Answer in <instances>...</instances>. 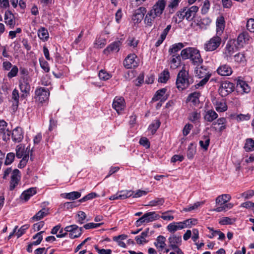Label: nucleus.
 Returning a JSON list of instances; mask_svg holds the SVG:
<instances>
[{
	"label": "nucleus",
	"instance_id": "nucleus-1",
	"mask_svg": "<svg viewBox=\"0 0 254 254\" xmlns=\"http://www.w3.org/2000/svg\"><path fill=\"white\" fill-rule=\"evenodd\" d=\"M165 5V0H159L155 3L145 17L144 22L147 26H151L155 18L161 16L164 10Z\"/></svg>",
	"mask_w": 254,
	"mask_h": 254
},
{
	"label": "nucleus",
	"instance_id": "nucleus-2",
	"mask_svg": "<svg viewBox=\"0 0 254 254\" xmlns=\"http://www.w3.org/2000/svg\"><path fill=\"white\" fill-rule=\"evenodd\" d=\"M193 82V79L189 76L188 71L182 69L178 73L176 80V85L179 89L183 90L188 88Z\"/></svg>",
	"mask_w": 254,
	"mask_h": 254
},
{
	"label": "nucleus",
	"instance_id": "nucleus-3",
	"mask_svg": "<svg viewBox=\"0 0 254 254\" xmlns=\"http://www.w3.org/2000/svg\"><path fill=\"white\" fill-rule=\"evenodd\" d=\"M194 74L195 76L198 78H202L196 85L198 87L202 86L205 84L211 75L207 68L201 64L199 66H196L194 68Z\"/></svg>",
	"mask_w": 254,
	"mask_h": 254
},
{
	"label": "nucleus",
	"instance_id": "nucleus-4",
	"mask_svg": "<svg viewBox=\"0 0 254 254\" xmlns=\"http://www.w3.org/2000/svg\"><path fill=\"white\" fill-rule=\"evenodd\" d=\"M198 10V7L197 6H192L190 8L184 7L177 12V16L179 18L180 21H181L185 18L188 21L193 20L196 13Z\"/></svg>",
	"mask_w": 254,
	"mask_h": 254
},
{
	"label": "nucleus",
	"instance_id": "nucleus-5",
	"mask_svg": "<svg viewBox=\"0 0 254 254\" xmlns=\"http://www.w3.org/2000/svg\"><path fill=\"white\" fill-rule=\"evenodd\" d=\"M221 42V37L215 35L204 43V49L207 52L214 51L220 46Z\"/></svg>",
	"mask_w": 254,
	"mask_h": 254
},
{
	"label": "nucleus",
	"instance_id": "nucleus-6",
	"mask_svg": "<svg viewBox=\"0 0 254 254\" xmlns=\"http://www.w3.org/2000/svg\"><path fill=\"white\" fill-rule=\"evenodd\" d=\"M189 222V220H185L183 222H172L167 226V229L169 232L174 233L178 230L188 227Z\"/></svg>",
	"mask_w": 254,
	"mask_h": 254
},
{
	"label": "nucleus",
	"instance_id": "nucleus-7",
	"mask_svg": "<svg viewBox=\"0 0 254 254\" xmlns=\"http://www.w3.org/2000/svg\"><path fill=\"white\" fill-rule=\"evenodd\" d=\"M234 89L235 85L233 83L226 81L221 83L219 91L222 97H225L232 92Z\"/></svg>",
	"mask_w": 254,
	"mask_h": 254
},
{
	"label": "nucleus",
	"instance_id": "nucleus-8",
	"mask_svg": "<svg viewBox=\"0 0 254 254\" xmlns=\"http://www.w3.org/2000/svg\"><path fill=\"white\" fill-rule=\"evenodd\" d=\"M64 231L69 232V236L71 239H74L80 236L82 233L83 228L78 227L76 225H71L65 227Z\"/></svg>",
	"mask_w": 254,
	"mask_h": 254
},
{
	"label": "nucleus",
	"instance_id": "nucleus-9",
	"mask_svg": "<svg viewBox=\"0 0 254 254\" xmlns=\"http://www.w3.org/2000/svg\"><path fill=\"white\" fill-rule=\"evenodd\" d=\"M19 87L20 91L22 93L21 97L25 98L27 96L30 89V85L27 77L21 78L19 81Z\"/></svg>",
	"mask_w": 254,
	"mask_h": 254
},
{
	"label": "nucleus",
	"instance_id": "nucleus-10",
	"mask_svg": "<svg viewBox=\"0 0 254 254\" xmlns=\"http://www.w3.org/2000/svg\"><path fill=\"white\" fill-rule=\"evenodd\" d=\"M35 95L36 100L40 103H43L48 99L50 92L48 89L40 87L36 89Z\"/></svg>",
	"mask_w": 254,
	"mask_h": 254
},
{
	"label": "nucleus",
	"instance_id": "nucleus-11",
	"mask_svg": "<svg viewBox=\"0 0 254 254\" xmlns=\"http://www.w3.org/2000/svg\"><path fill=\"white\" fill-rule=\"evenodd\" d=\"M7 127V123L4 120H0V135L5 141L9 140L11 135V131Z\"/></svg>",
	"mask_w": 254,
	"mask_h": 254
},
{
	"label": "nucleus",
	"instance_id": "nucleus-12",
	"mask_svg": "<svg viewBox=\"0 0 254 254\" xmlns=\"http://www.w3.org/2000/svg\"><path fill=\"white\" fill-rule=\"evenodd\" d=\"M190 57V60L194 65L199 66L203 63L199 51L195 48H193Z\"/></svg>",
	"mask_w": 254,
	"mask_h": 254
},
{
	"label": "nucleus",
	"instance_id": "nucleus-13",
	"mask_svg": "<svg viewBox=\"0 0 254 254\" xmlns=\"http://www.w3.org/2000/svg\"><path fill=\"white\" fill-rule=\"evenodd\" d=\"M21 178L20 172L19 170L15 169L12 172L10 181L9 190H13L18 184Z\"/></svg>",
	"mask_w": 254,
	"mask_h": 254
},
{
	"label": "nucleus",
	"instance_id": "nucleus-14",
	"mask_svg": "<svg viewBox=\"0 0 254 254\" xmlns=\"http://www.w3.org/2000/svg\"><path fill=\"white\" fill-rule=\"evenodd\" d=\"M236 90L239 94H244V93H249L251 91V88L246 81L238 79L237 81Z\"/></svg>",
	"mask_w": 254,
	"mask_h": 254
},
{
	"label": "nucleus",
	"instance_id": "nucleus-15",
	"mask_svg": "<svg viewBox=\"0 0 254 254\" xmlns=\"http://www.w3.org/2000/svg\"><path fill=\"white\" fill-rule=\"evenodd\" d=\"M137 58L134 54L128 55L124 61V65L126 68H132L137 66V62L135 60Z\"/></svg>",
	"mask_w": 254,
	"mask_h": 254
},
{
	"label": "nucleus",
	"instance_id": "nucleus-16",
	"mask_svg": "<svg viewBox=\"0 0 254 254\" xmlns=\"http://www.w3.org/2000/svg\"><path fill=\"white\" fill-rule=\"evenodd\" d=\"M125 105V101L123 97H116L114 99L112 106L117 112L120 114V112L124 109Z\"/></svg>",
	"mask_w": 254,
	"mask_h": 254
},
{
	"label": "nucleus",
	"instance_id": "nucleus-17",
	"mask_svg": "<svg viewBox=\"0 0 254 254\" xmlns=\"http://www.w3.org/2000/svg\"><path fill=\"white\" fill-rule=\"evenodd\" d=\"M216 35L221 37L223 33L225 27V21L223 15L218 16L216 19Z\"/></svg>",
	"mask_w": 254,
	"mask_h": 254
},
{
	"label": "nucleus",
	"instance_id": "nucleus-18",
	"mask_svg": "<svg viewBox=\"0 0 254 254\" xmlns=\"http://www.w3.org/2000/svg\"><path fill=\"white\" fill-rule=\"evenodd\" d=\"M122 44V39L116 41L110 44L104 50V53L105 54H109L110 53L118 52L120 50V48Z\"/></svg>",
	"mask_w": 254,
	"mask_h": 254
},
{
	"label": "nucleus",
	"instance_id": "nucleus-19",
	"mask_svg": "<svg viewBox=\"0 0 254 254\" xmlns=\"http://www.w3.org/2000/svg\"><path fill=\"white\" fill-rule=\"evenodd\" d=\"M133 194V191L132 190H122L111 196L109 198L110 200L125 199L131 196Z\"/></svg>",
	"mask_w": 254,
	"mask_h": 254
},
{
	"label": "nucleus",
	"instance_id": "nucleus-20",
	"mask_svg": "<svg viewBox=\"0 0 254 254\" xmlns=\"http://www.w3.org/2000/svg\"><path fill=\"white\" fill-rule=\"evenodd\" d=\"M217 72L221 76H229L233 73V70L229 64H223L218 67Z\"/></svg>",
	"mask_w": 254,
	"mask_h": 254
},
{
	"label": "nucleus",
	"instance_id": "nucleus-21",
	"mask_svg": "<svg viewBox=\"0 0 254 254\" xmlns=\"http://www.w3.org/2000/svg\"><path fill=\"white\" fill-rule=\"evenodd\" d=\"M168 241L170 244V247L172 250H175L177 248H179V246L181 245L182 237L181 236L172 235L169 238Z\"/></svg>",
	"mask_w": 254,
	"mask_h": 254
},
{
	"label": "nucleus",
	"instance_id": "nucleus-22",
	"mask_svg": "<svg viewBox=\"0 0 254 254\" xmlns=\"http://www.w3.org/2000/svg\"><path fill=\"white\" fill-rule=\"evenodd\" d=\"M15 142H19L23 138V132L21 127H17L11 133L10 137Z\"/></svg>",
	"mask_w": 254,
	"mask_h": 254
},
{
	"label": "nucleus",
	"instance_id": "nucleus-23",
	"mask_svg": "<svg viewBox=\"0 0 254 254\" xmlns=\"http://www.w3.org/2000/svg\"><path fill=\"white\" fill-rule=\"evenodd\" d=\"M166 91L167 89L166 88L157 90L152 98V101H157L160 100L161 102H164L168 98L167 95H166Z\"/></svg>",
	"mask_w": 254,
	"mask_h": 254
},
{
	"label": "nucleus",
	"instance_id": "nucleus-24",
	"mask_svg": "<svg viewBox=\"0 0 254 254\" xmlns=\"http://www.w3.org/2000/svg\"><path fill=\"white\" fill-rule=\"evenodd\" d=\"M5 23L9 25L11 28H14L15 25V17L11 11L7 10L4 14Z\"/></svg>",
	"mask_w": 254,
	"mask_h": 254
},
{
	"label": "nucleus",
	"instance_id": "nucleus-25",
	"mask_svg": "<svg viewBox=\"0 0 254 254\" xmlns=\"http://www.w3.org/2000/svg\"><path fill=\"white\" fill-rule=\"evenodd\" d=\"M19 93L17 89H15L13 90L12 93V97L10 102L12 103L11 109L13 112H15L18 107L19 102Z\"/></svg>",
	"mask_w": 254,
	"mask_h": 254
},
{
	"label": "nucleus",
	"instance_id": "nucleus-26",
	"mask_svg": "<svg viewBox=\"0 0 254 254\" xmlns=\"http://www.w3.org/2000/svg\"><path fill=\"white\" fill-rule=\"evenodd\" d=\"M170 60V66L172 69H176L179 66H180L181 59V56L179 54H173L171 55Z\"/></svg>",
	"mask_w": 254,
	"mask_h": 254
},
{
	"label": "nucleus",
	"instance_id": "nucleus-27",
	"mask_svg": "<svg viewBox=\"0 0 254 254\" xmlns=\"http://www.w3.org/2000/svg\"><path fill=\"white\" fill-rule=\"evenodd\" d=\"M142 217L145 223H149L158 219L160 218V216L155 211H152L145 213L142 216Z\"/></svg>",
	"mask_w": 254,
	"mask_h": 254
},
{
	"label": "nucleus",
	"instance_id": "nucleus-28",
	"mask_svg": "<svg viewBox=\"0 0 254 254\" xmlns=\"http://www.w3.org/2000/svg\"><path fill=\"white\" fill-rule=\"evenodd\" d=\"M250 38L249 34L247 32L241 33L238 37L237 43L239 46L243 47L245 44L248 42Z\"/></svg>",
	"mask_w": 254,
	"mask_h": 254
},
{
	"label": "nucleus",
	"instance_id": "nucleus-29",
	"mask_svg": "<svg viewBox=\"0 0 254 254\" xmlns=\"http://www.w3.org/2000/svg\"><path fill=\"white\" fill-rule=\"evenodd\" d=\"M35 188H31L24 191L21 195V198L24 199L25 201H27L31 196L36 193Z\"/></svg>",
	"mask_w": 254,
	"mask_h": 254
},
{
	"label": "nucleus",
	"instance_id": "nucleus-30",
	"mask_svg": "<svg viewBox=\"0 0 254 254\" xmlns=\"http://www.w3.org/2000/svg\"><path fill=\"white\" fill-rule=\"evenodd\" d=\"M218 118V114L212 110H209L206 112L204 116V120L208 122H212Z\"/></svg>",
	"mask_w": 254,
	"mask_h": 254
},
{
	"label": "nucleus",
	"instance_id": "nucleus-31",
	"mask_svg": "<svg viewBox=\"0 0 254 254\" xmlns=\"http://www.w3.org/2000/svg\"><path fill=\"white\" fill-rule=\"evenodd\" d=\"M231 199V196L228 194H223L219 195L216 199V203L218 205L224 204Z\"/></svg>",
	"mask_w": 254,
	"mask_h": 254
},
{
	"label": "nucleus",
	"instance_id": "nucleus-32",
	"mask_svg": "<svg viewBox=\"0 0 254 254\" xmlns=\"http://www.w3.org/2000/svg\"><path fill=\"white\" fill-rule=\"evenodd\" d=\"M201 118L200 113L197 111H193L189 114L188 119L193 123L199 122Z\"/></svg>",
	"mask_w": 254,
	"mask_h": 254
},
{
	"label": "nucleus",
	"instance_id": "nucleus-33",
	"mask_svg": "<svg viewBox=\"0 0 254 254\" xmlns=\"http://www.w3.org/2000/svg\"><path fill=\"white\" fill-rule=\"evenodd\" d=\"M49 214V209L44 208L39 211L32 218L34 220L38 221Z\"/></svg>",
	"mask_w": 254,
	"mask_h": 254
},
{
	"label": "nucleus",
	"instance_id": "nucleus-34",
	"mask_svg": "<svg viewBox=\"0 0 254 254\" xmlns=\"http://www.w3.org/2000/svg\"><path fill=\"white\" fill-rule=\"evenodd\" d=\"M29 150H25L24 147L18 145L16 147V156L18 158H23L24 156H29Z\"/></svg>",
	"mask_w": 254,
	"mask_h": 254
},
{
	"label": "nucleus",
	"instance_id": "nucleus-35",
	"mask_svg": "<svg viewBox=\"0 0 254 254\" xmlns=\"http://www.w3.org/2000/svg\"><path fill=\"white\" fill-rule=\"evenodd\" d=\"M184 47V45L182 43H178L172 45L169 49V53L170 55L178 54L177 53L181 50Z\"/></svg>",
	"mask_w": 254,
	"mask_h": 254
},
{
	"label": "nucleus",
	"instance_id": "nucleus-36",
	"mask_svg": "<svg viewBox=\"0 0 254 254\" xmlns=\"http://www.w3.org/2000/svg\"><path fill=\"white\" fill-rule=\"evenodd\" d=\"M38 35L40 39L43 41H47L49 38L48 30L44 27H41L38 31Z\"/></svg>",
	"mask_w": 254,
	"mask_h": 254
},
{
	"label": "nucleus",
	"instance_id": "nucleus-37",
	"mask_svg": "<svg viewBox=\"0 0 254 254\" xmlns=\"http://www.w3.org/2000/svg\"><path fill=\"white\" fill-rule=\"evenodd\" d=\"M200 93L198 92H194L189 95L187 100L193 103V104H196L199 102V97Z\"/></svg>",
	"mask_w": 254,
	"mask_h": 254
},
{
	"label": "nucleus",
	"instance_id": "nucleus-38",
	"mask_svg": "<svg viewBox=\"0 0 254 254\" xmlns=\"http://www.w3.org/2000/svg\"><path fill=\"white\" fill-rule=\"evenodd\" d=\"M244 148L247 152L254 150V140L252 138H248L246 140Z\"/></svg>",
	"mask_w": 254,
	"mask_h": 254
},
{
	"label": "nucleus",
	"instance_id": "nucleus-39",
	"mask_svg": "<svg viewBox=\"0 0 254 254\" xmlns=\"http://www.w3.org/2000/svg\"><path fill=\"white\" fill-rule=\"evenodd\" d=\"M193 48L189 47L183 49L181 52V57L184 60H187L190 58L191 53Z\"/></svg>",
	"mask_w": 254,
	"mask_h": 254
},
{
	"label": "nucleus",
	"instance_id": "nucleus-40",
	"mask_svg": "<svg viewBox=\"0 0 254 254\" xmlns=\"http://www.w3.org/2000/svg\"><path fill=\"white\" fill-rule=\"evenodd\" d=\"M204 203V201H198L194 203L192 205H190L187 207L184 208L182 211L188 212L197 209L199 206L203 205Z\"/></svg>",
	"mask_w": 254,
	"mask_h": 254
},
{
	"label": "nucleus",
	"instance_id": "nucleus-41",
	"mask_svg": "<svg viewBox=\"0 0 254 254\" xmlns=\"http://www.w3.org/2000/svg\"><path fill=\"white\" fill-rule=\"evenodd\" d=\"M203 140L199 141V145L205 150H207L210 143V138L208 136L204 135L202 137Z\"/></svg>",
	"mask_w": 254,
	"mask_h": 254
},
{
	"label": "nucleus",
	"instance_id": "nucleus-42",
	"mask_svg": "<svg viewBox=\"0 0 254 254\" xmlns=\"http://www.w3.org/2000/svg\"><path fill=\"white\" fill-rule=\"evenodd\" d=\"M161 123L158 120H155L148 127L149 130L151 131L152 134H154L159 127Z\"/></svg>",
	"mask_w": 254,
	"mask_h": 254
},
{
	"label": "nucleus",
	"instance_id": "nucleus-43",
	"mask_svg": "<svg viewBox=\"0 0 254 254\" xmlns=\"http://www.w3.org/2000/svg\"><path fill=\"white\" fill-rule=\"evenodd\" d=\"M65 198L68 199H75L81 196V193L78 191H72L65 194Z\"/></svg>",
	"mask_w": 254,
	"mask_h": 254
},
{
	"label": "nucleus",
	"instance_id": "nucleus-44",
	"mask_svg": "<svg viewBox=\"0 0 254 254\" xmlns=\"http://www.w3.org/2000/svg\"><path fill=\"white\" fill-rule=\"evenodd\" d=\"M170 77L169 72L167 70H164L159 76V81L161 83H165Z\"/></svg>",
	"mask_w": 254,
	"mask_h": 254
},
{
	"label": "nucleus",
	"instance_id": "nucleus-45",
	"mask_svg": "<svg viewBox=\"0 0 254 254\" xmlns=\"http://www.w3.org/2000/svg\"><path fill=\"white\" fill-rule=\"evenodd\" d=\"M164 201H165L163 198H156L150 201L148 205L151 206L162 205L164 203Z\"/></svg>",
	"mask_w": 254,
	"mask_h": 254
},
{
	"label": "nucleus",
	"instance_id": "nucleus-46",
	"mask_svg": "<svg viewBox=\"0 0 254 254\" xmlns=\"http://www.w3.org/2000/svg\"><path fill=\"white\" fill-rule=\"evenodd\" d=\"M210 6V3L208 0H205L202 5L201 13L202 14H206L208 13Z\"/></svg>",
	"mask_w": 254,
	"mask_h": 254
},
{
	"label": "nucleus",
	"instance_id": "nucleus-47",
	"mask_svg": "<svg viewBox=\"0 0 254 254\" xmlns=\"http://www.w3.org/2000/svg\"><path fill=\"white\" fill-rule=\"evenodd\" d=\"M44 232V231L37 233L36 235L33 236V239H37V240L32 242V244L35 246L39 245L43 240V236L42 234Z\"/></svg>",
	"mask_w": 254,
	"mask_h": 254
},
{
	"label": "nucleus",
	"instance_id": "nucleus-48",
	"mask_svg": "<svg viewBox=\"0 0 254 254\" xmlns=\"http://www.w3.org/2000/svg\"><path fill=\"white\" fill-rule=\"evenodd\" d=\"M235 49V46L227 43L225 47V54L227 56H231L234 53Z\"/></svg>",
	"mask_w": 254,
	"mask_h": 254
},
{
	"label": "nucleus",
	"instance_id": "nucleus-49",
	"mask_svg": "<svg viewBox=\"0 0 254 254\" xmlns=\"http://www.w3.org/2000/svg\"><path fill=\"white\" fill-rule=\"evenodd\" d=\"M165 242V238L164 236H159L157 237V243H155L154 244L156 247L163 249L166 245Z\"/></svg>",
	"mask_w": 254,
	"mask_h": 254
},
{
	"label": "nucleus",
	"instance_id": "nucleus-50",
	"mask_svg": "<svg viewBox=\"0 0 254 254\" xmlns=\"http://www.w3.org/2000/svg\"><path fill=\"white\" fill-rule=\"evenodd\" d=\"M195 149L193 147V144L192 143H190L188 148L187 152V155L188 158L189 159H191L193 158L194 155L195 153Z\"/></svg>",
	"mask_w": 254,
	"mask_h": 254
},
{
	"label": "nucleus",
	"instance_id": "nucleus-51",
	"mask_svg": "<svg viewBox=\"0 0 254 254\" xmlns=\"http://www.w3.org/2000/svg\"><path fill=\"white\" fill-rule=\"evenodd\" d=\"M234 59H235V62H236L238 63L244 64H245V63L246 62V58H245V55L244 54L241 53H239L236 54L234 56Z\"/></svg>",
	"mask_w": 254,
	"mask_h": 254
},
{
	"label": "nucleus",
	"instance_id": "nucleus-52",
	"mask_svg": "<svg viewBox=\"0 0 254 254\" xmlns=\"http://www.w3.org/2000/svg\"><path fill=\"white\" fill-rule=\"evenodd\" d=\"M77 217V222L80 224H82L84 222V220L86 218V215L83 211H79L76 216Z\"/></svg>",
	"mask_w": 254,
	"mask_h": 254
},
{
	"label": "nucleus",
	"instance_id": "nucleus-53",
	"mask_svg": "<svg viewBox=\"0 0 254 254\" xmlns=\"http://www.w3.org/2000/svg\"><path fill=\"white\" fill-rule=\"evenodd\" d=\"M98 75L100 79L103 80H108L111 77V75L109 73L102 69L99 71Z\"/></svg>",
	"mask_w": 254,
	"mask_h": 254
},
{
	"label": "nucleus",
	"instance_id": "nucleus-54",
	"mask_svg": "<svg viewBox=\"0 0 254 254\" xmlns=\"http://www.w3.org/2000/svg\"><path fill=\"white\" fill-rule=\"evenodd\" d=\"M15 158V154L13 153H8L6 156L4 164L5 165H10L12 163Z\"/></svg>",
	"mask_w": 254,
	"mask_h": 254
},
{
	"label": "nucleus",
	"instance_id": "nucleus-55",
	"mask_svg": "<svg viewBox=\"0 0 254 254\" xmlns=\"http://www.w3.org/2000/svg\"><path fill=\"white\" fill-rule=\"evenodd\" d=\"M98 195L95 192H91L80 199L79 201L80 202H85L88 200L96 197Z\"/></svg>",
	"mask_w": 254,
	"mask_h": 254
},
{
	"label": "nucleus",
	"instance_id": "nucleus-56",
	"mask_svg": "<svg viewBox=\"0 0 254 254\" xmlns=\"http://www.w3.org/2000/svg\"><path fill=\"white\" fill-rule=\"evenodd\" d=\"M227 109V106L224 102H219L217 104L216 110L218 112H224Z\"/></svg>",
	"mask_w": 254,
	"mask_h": 254
},
{
	"label": "nucleus",
	"instance_id": "nucleus-57",
	"mask_svg": "<svg viewBox=\"0 0 254 254\" xmlns=\"http://www.w3.org/2000/svg\"><path fill=\"white\" fill-rule=\"evenodd\" d=\"M29 225L28 224L23 225L16 233V235L17 238L20 237L23 234L25 233V231L29 228Z\"/></svg>",
	"mask_w": 254,
	"mask_h": 254
},
{
	"label": "nucleus",
	"instance_id": "nucleus-58",
	"mask_svg": "<svg viewBox=\"0 0 254 254\" xmlns=\"http://www.w3.org/2000/svg\"><path fill=\"white\" fill-rule=\"evenodd\" d=\"M254 195V191L252 190H248L241 194V197L245 199H250Z\"/></svg>",
	"mask_w": 254,
	"mask_h": 254
},
{
	"label": "nucleus",
	"instance_id": "nucleus-59",
	"mask_svg": "<svg viewBox=\"0 0 254 254\" xmlns=\"http://www.w3.org/2000/svg\"><path fill=\"white\" fill-rule=\"evenodd\" d=\"M247 28L251 32H254V19L250 18L247 21Z\"/></svg>",
	"mask_w": 254,
	"mask_h": 254
},
{
	"label": "nucleus",
	"instance_id": "nucleus-60",
	"mask_svg": "<svg viewBox=\"0 0 254 254\" xmlns=\"http://www.w3.org/2000/svg\"><path fill=\"white\" fill-rule=\"evenodd\" d=\"M18 71V68L16 65L12 66L11 70L8 73L7 76L8 78H12L16 76Z\"/></svg>",
	"mask_w": 254,
	"mask_h": 254
},
{
	"label": "nucleus",
	"instance_id": "nucleus-61",
	"mask_svg": "<svg viewBox=\"0 0 254 254\" xmlns=\"http://www.w3.org/2000/svg\"><path fill=\"white\" fill-rule=\"evenodd\" d=\"M127 44L130 47L135 48L138 44V40L133 37H129L127 41Z\"/></svg>",
	"mask_w": 254,
	"mask_h": 254
},
{
	"label": "nucleus",
	"instance_id": "nucleus-62",
	"mask_svg": "<svg viewBox=\"0 0 254 254\" xmlns=\"http://www.w3.org/2000/svg\"><path fill=\"white\" fill-rule=\"evenodd\" d=\"M103 223H87L83 226V228L85 229H90L93 228H98L101 225H102Z\"/></svg>",
	"mask_w": 254,
	"mask_h": 254
},
{
	"label": "nucleus",
	"instance_id": "nucleus-63",
	"mask_svg": "<svg viewBox=\"0 0 254 254\" xmlns=\"http://www.w3.org/2000/svg\"><path fill=\"white\" fill-rule=\"evenodd\" d=\"M95 249L99 254H111L112 250L110 249H100L97 245L94 246Z\"/></svg>",
	"mask_w": 254,
	"mask_h": 254
},
{
	"label": "nucleus",
	"instance_id": "nucleus-64",
	"mask_svg": "<svg viewBox=\"0 0 254 254\" xmlns=\"http://www.w3.org/2000/svg\"><path fill=\"white\" fill-rule=\"evenodd\" d=\"M58 121L57 120H54L53 118H50V125L49 127V130L52 131L54 129L56 128L57 126Z\"/></svg>",
	"mask_w": 254,
	"mask_h": 254
}]
</instances>
